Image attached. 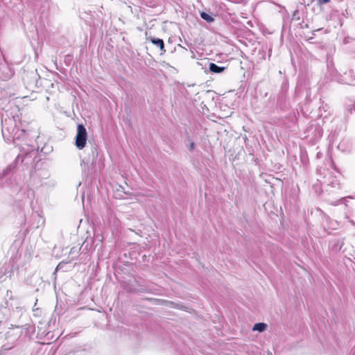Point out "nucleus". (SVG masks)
<instances>
[{
	"instance_id": "4",
	"label": "nucleus",
	"mask_w": 355,
	"mask_h": 355,
	"mask_svg": "<svg viewBox=\"0 0 355 355\" xmlns=\"http://www.w3.org/2000/svg\"><path fill=\"white\" fill-rule=\"evenodd\" d=\"M266 327H267L266 324L259 322V323H257L254 325L252 330L261 332V331H263L266 329Z\"/></svg>"
},
{
	"instance_id": "3",
	"label": "nucleus",
	"mask_w": 355,
	"mask_h": 355,
	"mask_svg": "<svg viewBox=\"0 0 355 355\" xmlns=\"http://www.w3.org/2000/svg\"><path fill=\"white\" fill-rule=\"evenodd\" d=\"M224 69V67H219L214 63H210L209 64V70L213 73H219L223 72Z\"/></svg>"
},
{
	"instance_id": "7",
	"label": "nucleus",
	"mask_w": 355,
	"mask_h": 355,
	"mask_svg": "<svg viewBox=\"0 0 355 355\" xmlns=\"http://www.w3.org/2000/svg\"><path fill=\"white\" fill-rule=\"evenodd\" d=\"M190 148H191V150L193 149V148H194V144L193 143L191 144Z\"/></svg>"
},
{
	"instance_id": "2",
	"label": "nucleus",
	"mask_w": 355,
	"mask_h": 355,
	"mask_svg": "<svg viewBox=\"0 0 355 355\" xmlns=\"http://www.w3.org/2000/svg\"><path fill=\"white\" fill-rule=\"evenodd\" d=\"M147 40L150 41L152 44L158 46L161 51V54H163L166 52V49L164 47V42L163 40L159 38H155L153 37H148Z\"/></svg>"
},
{
	"instance_id": "1",
	"label": "nucleus",
	"mask_w": 355,
	"mask_h": 355,
	"mask_svg": "<svg viewBox=\"0 0 355 355\" xmlns=\"http://www.w3.org/2000/svg\"><path fill=\"white\" fill-rule=\"evenodd\" d=\"M87 138V133L86 128L83 124H78L77 126V134L76 136L75 144L76 146L81 150L86 146Z\"/></svg>"
},
{
	"instance_id": "6",
	"label": "nucleus",
	"mask_w": 355,
	"mask_h": 355,
	"mask_svg": "<svg viewBox=\"0 0 355 355\" xmlns=\"http://www.w3.org/2000/svg\"><path fill=\"white\" fill-rule=\"evenodd\" d=\"M322 3H327L328 2H329V0H322Z\"/></svg>"
},
{
	"instance_id": "5",
	"label": "nucleus",
	"mask_w": 355,
	"mask_h": 355,
	"mask_svg": "<svg viewBox=\"0 0 355 355\" xmlns=\"http://www.w3.org/2000/svg\"><path fill=\"white\" fill-rule=\"evenodd\" d=\"M200 17L202 19H203L204 20L209 23L213 22L214 21V17H212L210 15L205 12H200Z\"/></svg>"
}]
</instances>
